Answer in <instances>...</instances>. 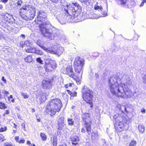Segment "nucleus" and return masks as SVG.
<instances>
[{
	"instance_id": "f257e3e1",
	"label": "nucleus",
	"mask_w": 146,
	"mask_h": 146,
	"mask_svg": "<svg viewBox=\"0 0 146 146\" xmlns=\"http://www.w3.org/2000/svg\"><path fill=\"white\" fill-rule=\"evenodd\" d=\"M122 79L124 80V83L119 85L116 78L113 76L110 77L109 80V87L111 92L113 94H117L119 97L127 98L131 96L130 90L126 88L125 90L123 86L129 85L131 80L129 76L126 75L123 76Z\"/></svg>"
},
{
	"instance_id": "f03ea898",
	"label": "nucleus",
	"mask_w": 146,
	"mask_h": 146,
	"mask_svg": "<svg viewBox=\"0 0 146 146\" xmlns=\"http://www.w3.org/2000/svg\"><path fill=\"white\" fill-rule=\"evenodd\" d=\"M65 16L68 19H73L77 17L80 14L82 8L78 3H72V4L67 5L64 8Z\"/></svg>"
},
{
	"instance_id": "7ed1b4c3",
	"label": "nucleus",
	"mask_w": 146,
	"mask_h": 146,
	"mask_svg": "<svg viewBox=\"0 0 146 146\" xmlns=\"http://www.w3.org/2000/svg\"><path fill=\"white\" fill-rule=\"evenodd\" d=\"M62 107L60 100L56 98L50 100L47 103L45 109V112L48 113L51 112L50 115L52 116L54 115L56 112H59Z\"/></svg>"
},
{
	"instance_id": "20e7f679",
	"label": "nucleus",
	"mask_w": 146,
	"mask_h": 146,
	"mask_svg": "<svg viewBox=\"0 0 146 146\" xmlns=\"http://www.w3.org/2000/svg\"><path fill=\"white\" fill-rule=\"evenodd\" d=\"M51 25L48 21H46L42 23L39 25L40 31L42 35L49 40L57 38L58 36V33L52 31L51 29H47L46 27L48 26Z\"/></svg>"
},
{
	"instance_id": "39448f33",
	"label": "nucleus",
	"mask_w": 146,
	"mask_h": 146,
	"mask_svg": "<svg viewBox=\"0 0 146 146\" xmlns=\"http://www.w3.org/2000/svg\"><path fill=\"white\" fill-rule=\"evenodd\" d=\"M36 11L32 6L25 5L20 9L19 13L21 17L25 20H31L34 17Z\"/></svg>"
},
{
	"instance_id": "423d86ee",
	"label": "nucleus",
	"mask_w": 146,
	"mask_h": 146,
	"mask_svg": "<svg viewBox=\"0 0 146 146\" xmlns=\"http://www.w3.org/2000/svg\"><path fill=\"white\" fill-rule=\"evenodd\" d=\"M115 119L116 122L118 124V129L126 130L128 129L129 125L130 123V120L125 117H123L120 116L117 117L115 115L113 117Z\"/></svg>"
},
{
	"instance_id": "0eeeda50",
	"label": "nucleus",
	"mask_w": 146,
	"mask_h": 146,
	"mask_svg": "<svg viewBox=\"0 0 146 146\" xmlns=\"http://www.w3.org/2000/svg\"><path fill=\"white\" fill-rule=\"evenodd\" d=\"M82 98L86 102H90L92 101L93 92L91 90L85 86L82 89Z\"/></svg>"
},
{
	"instance_id": "6e6552de",
	"label": "nucleus",
	"mask_w": 146,
	"mask_h": 146,
	"mask_svg": "<svg viewBox=\"0 0 146 146\" xmlns=\"http://www.w3.org/2000/svg\"><path fill=\"white\" fill-rule=\"evenodd\" d=\"M84 59L79 57H77L74 62V66L75 71L78 73H80L81 72L82 67L84 65Z\"/></svg>"
},
{
	"instance_id": "1a4fd4ad",
	"label": "nucleus",
	"mask_w": 146,
	"mask_h": 146,
	"mask_svg": "<svg viewBox=\"0 0 146 146\" xmlns=\"http://www.w3.org/2000/svg\"><path fill=\"white\" fill-rule=\"evenodd\" d=\"M82 118L85 122L86 129L88 134L91 133V119L90 116L89 114L87 113H85L82 115Z\"/></svg>"
},
{
	"instance_id": "9d476101",
	"label": "nucleus",
	"mask_w": 146,
	"mask_h": 146,
	"mask_svg": "<svg viewBox=\"0 0 146 146\" xmlns=\"http://www.w3.org/2000/svg\"><path fill=\"white\" fill-rule=\"evenodd\" d=\"M48 52L52 54H56L59 56L64 51V49L62 47L55 46L52 47L51 48H49Z\"/></svg>"
},
{
	"instance_id": "9b49d317",
	"label": "nucleus",
	"mask_w": 146,
	"mask_h": 146,
	"mask_svg": "<svg viewBox=\"0 0 146 146\" xmlns=\"http://www.w3.org/2000/svg\"><path fill=\"white\" fill-rule=\"evenodd\" d=\"M56 67V63L55 61L51 60L49 62L47 60L45 62L44 68L46 72H51Z\"/></svg>"
},
{
	"instance_id": "f8f14e48",
	"label": "nucleus",
	"mask_w": 146,
	"mask_h": 146,
	"mask_svg": "<svg viewBox=\"0 0 146 146\" xmlns=\"http://www.w3.org/2000/svg\"><path fill=\"white\" fill-rule=\"evenodd\" d=\"M38 14V17L35 21L37 24H39L38 22H42L45 21L47 15L46 13L42 11H39Z\"/></svg>"
},
{
	"instance_id": "ddd939ff",
	"label": "nucleus",
	"mask_w": 146,
	"mask_h": 146,
	"mask_svg": "<svg viewBox=\"0 0 146 146\" xmlns=\"http://www.w3.org/2000/svg\"><path fill=\"white\" fill-rule=\"evenodd\" d=\"M24 46H27L25 48L26 52L34 53L36 52V49L35 48L29 46L30 44L28 41H25L24 42Z\"/></svg>"
},
{
	"instance_id": "4468645a",
	"label": "nucleus",
	"mask_w": 146,
	"mask_h": 146,
	"mask_svg": "<svg viewBox=\"0 0 146 146\" xmlns=\"http://www.w3.org/2000/svg\"><path fill=\"white\" fill-rule=\"evenodd\" d=\"M42 86L44 89L49 88L52 86L51 80L46 79L42 82Z\"/></svg>"
},
{
	"instance_id": "2eb2a0df",
	"label": "nucleus",
	"mask_w": 146,
	"mask_h": 146,
	"mask_svg": "<svg viewBox=\"0 0 146 146\" xmlns=\"http://www.w3.org/2000/svg\"><path fill=\"white\" fill-rule=\"evenodd\" d=\"M65 73L68 75L71 78L73 77V76L74 75V74L72 68L71 66H68L67 67Z\"/></svg>"
},
{
	"instance_id": "dca6fc26",
	"label": "nucleus",
	"mask_w": 146,
	"mask_h": 146,
	"mask_svg": "<svg viewBox=\"0 0 146 146\" xmlns=\"http://www.w3.org/2000/svg\"><path fill=\"white\" fill-rule=\"evenodd\" d=\"M85 15L87 19H98L100 17V15H97L94 13H93L92 14L91 13L88 14H86Z\"/></svg>"
},
{
	"instance_id": "f3484780",
	"label": "nucleus",
	"mask_w": 146,
	"mask_h": 146,
	"mask_svg": "<svg viewBox=\"0 0 146 146\" xmlns=\"http://www.w3.org/2000/svg\"><path fill=\"white\" fill-rule=\"evenodd\" d=\"M57 136L54 135L53 138L52 137L51 139V142L53 146H56L57 143Z\"/></svg>"
},
{
	"instance_id": "a211bd4d",
	"label": "nucleus",
	"mask_w": 146,
	"mask_h": 146,
	"mask_svg": "<svg viewBox=\"0 0 146 146\" xmlns=\"http://www.w3.org/2000/svg\"><path fill=\"white\" fill-rule=\"evenodd\" d=\"M71 141H72V144L76 145L78 144L79 142V138L77 136L75 135L72 137L71 138Z\"/></svg>"
},
{
	"instance_id": "6ab92c4d",
	"label": "nucleus",
	"mask_w": 146,
	"mask_h": 146,
	"mask_svg": "<svg viewBox=\"0 0 146 146\" xmlns=\"http://www.w3.org/2000/svg\"><path fill=\"white\" fill-rule=\"evenodd\" d=\"M57 19L59 22L62 24H63L65 23V19L62 15L59 14L57 16Z\"/></svg>"
},
{
	"instance_id": "aec40b11",
	"label": "nucleus",
	"mask_w": 146,
	"mask_h": 146,
	"mask_svg": "<svg viewBox=\"0 0 146 146\" xmlns=\"http://www.w3.org/2000/svg\"><path fill=\"white\" fill-rule=\"evenodd\" d=\"M98 3L95 5L94 6V9L96 10H98L99 11H102L103 10V8L102 6H99L98 5Z\"/></svg>"
},
{
	"instance_id": "412c9836",
	"label": "nucleus",
	"mask_w": 146,
	"mask_h": 146,
	"mask_svg": "<svg viewBox=\"0 0 146 146\" xmlns=\"http://www.w3.org/2000/svg\"><path fill=\"white\" fill-rule=\"evenodd\" d=\"M25 60L27 62H31L33 61L32 56L31 55H29L27 56V57L25 58Z\"/></svg>"
},
{
	"instance_id": "4be33fe9",
	"label": "nucleus",
	"mask_w": 146,
	"mask_h": 146,
	"mask_svg": "<svg viewBox=\"0 0 146 146\" xmlns=\"http://www.w3.org/2000/svg\"><path fill=\"white\" fill-rule=\"evenodd\" d=\"M41 41L40 40H38L37 42V44L41 47L43 49L46 50L47 51H48V48H46L45 47L43 46L42 44L40 43Z\"/></svg>"
},
{
	"instance_id": "5701e85b",
	"label": "nucleus",
	"mask_w": 146,
	"mask_h": 146,
	"mask_svg": "<svg viewBox=\"0 0 146 146\" xmlns=\"http://www.w3.org/2000/svg\"><path fill=\"white\" fill-rule=\"evenodd\" d=\"M73 77L71 78H73L76 81V82L77 84H79L80 83L81 80L79 79V78L77 77V76L74 75Z\"/></svg>"
},
{
	"instance_id": "b1692460",
	"label": "nucleus",
	"mask_w": 146,
	"mask_h": 146,
	"mask_svg": "<svg viewBox=\"0 0 146 146\" xmlns=\"http://www.w3.org/2000/svg\"><path fill=\"white\" fill-rule=\"evenodd\" d=\"M144 127L143 125H139L138 129L139 132L143 133L144 131Z\"/></svg>"
},
{
	"instance_id": "393cba45",
	"label": "nucleus",
	"mask_w": 146,
	"mask_h": 146,
	"mask_svg": "<svg viewBox=\"0 0 146 146\" xmlns=\"http://www.w3.org/2000/svg\"><path fill=\"white\" fill-rule=\"evenodd\" d=\"M107 9L106 10L103 11H101L102 13V15H100V17H105L107 15Z\"/></svg>"
},
{
	"instance_id": "a878e982",
	"label": "nucleus",
	"mask_w": 146,
	"mask_h": 146,
	"mask_svg": "<svg viewBox=\"0 0 146 146\" xmlns=\"http://www.w3.org/2000/svg\"><path fill=\"white\" fill-rule=\"evenodd\" d=\"M135 5V3L133 1H131L130 2L128 3L127 5L128 7L129 8H131V7H134Z\"/></svg>"
},
{
	"instance_id": "bb28decb",
	"label": "nucleus",
	"mask_w": 146,
	"mask_h": 146,
	"mask_svg": "<svg viewBox=\"0 0 146 146\" xmlns=\"http://www.w3.org/2000/svg\"><path fill=\"white\" fill-rule=\"evenodd\" d=\"M118 4L124 5L126 4L127 0H117Z\"/></svg>"
},
{
	"instance_id": "cd10ccee",
	"label": "nucleus",
	"mask_w": 146,
	"mask_h": 146,
	"mask_svg": "<svg viewBox=\"0 0 146 146\" xmlns=\"http://www.w3.org/2000/svg\"><path fill=\"white\" fill-rule=\"evenodd\" d=\"M137 142L135 140H132L129 144V146H136Z\"/></svg>"
},
{
	"instance_id": "c85d7f7f",
	"label": "nucleus",
	"mask_w": 146,
	"mask_h": 146,
	"mask_svg": "<svg viewBox=\"0 0 146 146\" xmlns=\"http://www.w3.org/2000/svg\"><path fill=\"white\" fill-rule=\"evenodd\" d=\"M40 136L42 139L43 141H45L46 139V137L44 134L41 133L40 134Z\"/></svg>"
},
{
	"instance_id": "c756f323",
	"label": "nucleus",
	"mask_w": 146,
	"mask_h": 146,
	"mask_svg": "<svg viewBox=\"0 0 146 146\" xmlns=\"http://www.w3.org/2000/svg\"><path fill=\"white\" fill-rule=\"evenodd\" d=\"M21 95L24 98L26 99H27L29 97V96L27 94L24 93L23 92H21Z\"/></svg>"
},
{
	"instance_id": "7c9ffc66",
	"label": "nucleus",
	"mask_w": 146,
	"mask_h": 146,
	"mask_svg": "<svg viewBox=\"0 0 146 146\" xmlns=\"http://www.w3.org/2000/svg\"><path fill=\"white\" fill-rule=\"evenodd\" d=\"M58 128L60 130H62L65 125L64 123H58Z\"/></svg>"
},
{
	"instance_id": "2f4dec72",
	"label": "nucleus",
	"mask_w": 146,
	"mask_h": 146,
	"mask_svg": "<svg viewBox=\"0 0 146 146\" xmlns=\"http://www.w3.org/2000/svg\"><path fill=\"white\" fill-rule=\"evenodd\" d=\"M68 125H72L74 124V121L71 119L69 118L68 120Z\"/></svg>"
},
{
	"instance_id": "473e14b6",
	"label": "nucleus",
	"mask_w": 146,
	"mask_h": 146,
	"mask_svg": "<svg viewBox=\"0 0 146 146\" xmlns=\"http://www.w3.org/2000/svg\"><path fill=\"white\" fill-rule=\"evenodd\" d=\"M64 123V118L63 117H60L58 120V123Z\"/></svg>"
},
{
	"instance_id": "72a5a7b5",
	"label": "nucleus",
	"mask_w": 146,
	"mask_h": 146,
	"mask_svg": "<svg viewBox=\"0 0 146 146\" xmlns=\"http://www.w3.org/2000/svg\"><path fill=\"white\" fill-rule=\"evenodd\" d=\"M6 108V107L5 106V104L4 103L0 102V108L5 109Z\"/></svg>"
},
{
	"instance_id": "f704fd0d",
	"label": "nucleus",
	"mask_w": 146,
	"mask_h": 146,
	"mask_svg": "<svg viewBox=\"0 0 146 146\" xmlns=\"http://www.w3.org/2000/svg\"><path fill=\"white\" fill-rule=\"evenodd\" d=\"M37 62L41 64H42L43 61L40 58H38L36 59Z\"/></svg>"
},
{
	"instance_id": "c9c22d12",
	"label": "nucleus",
	"mask_w": 146,
	"mask_h": 146,
	"mask_svg": "<svg viewBox=\"0 0 146 146\" xmlns=\"http://www.w3.org/2000/svg\"><path fill=\"white\" fill-rule=\"evenodd\" d=\"M142 81L144 84H146V74L142 78Z\"/></svg>"
},
{
	"instance_id": "e433bc0d",
	"label": "nucleus",
	"mask_w": 146,
	"mask_h": 146,
	"mask_svg": "<svg viewBox=\"0 0 146 146\" xmlns=\"http://www.w3.org/2000/svg\"><path fill=\"white\" fill-rule=\"evenodd\" d=\"M9 113V112L8 110H6L5 111V112L3 114V116L4 117L6 115H8Z\"/></svg>"
},
{
	"instance_id": "4c0bfd02",
	"label": "nucleus",
	"mask_w": 146,
	"mask_h": 146,
	"mask_svg": "<svg viewBox=\"0 0 146 146\" xmlns=\"http://www.w3.org/2000/svg\"><path fill=\"white\" fill-rule=\"evenodd\" d=\"M25 142V139H22L19 140L18 143H24Z\"/></svg>"
},
{
	"instance_id": "58836bf2",
	"label": "nucleus",
	"mask_w": 146,
	"mask_h": 146,
	"mask_svg": "<svg viewBox=\"0 0 146 146\" xmlns=\"http://www.w3.org/2000/svg\"><path fill=\"white\" fill-rule=\"evenodd\" d=\"M25 124L24 123H23L21 124V126L22 127V128L23 129L25 130Z\"/></svg>"
},
{
	"instance_id": "ea45409f",
	"label": "nucleus",
	"mask_w": 146,
	"mask_h": 146,
	"mask_svg": "<svg viewBox=\"0 0 146 146\" xmlns=\"http://www.w3.org/2000/svg\"><path fill=\"white\" fill-rule=\"evenodd\" d=\"M22 1L21 0H19L17 2V4L18 5H20L22 4Z\"/></svg>"
},
{
	"instance_id": "a19ab883",
	"label": "nucleus",
	"mask_w": 146,
	"mask_h": 146,
	"mask_svg": "<svg viewBox=\"0 0 146 146\" xmlns=\"http://www.w3.org/2000/svg\"><path fill=\"white\" fill-rule=\"evenodd\" d=\"M77 95V93L76 92H72L71 96H76Z\"/></svg>"
},
{
	"instance_id": "79ce46f5",
	"label": "nucleus",
	"mask_w": 146,
	"mask_h": 146,
	"mask_svg": "<svg viewBox=\"0 0 146 146\" xmlns=\"http://www.w3.org/2000/svg\"><path fill=\"white\" fill-rule=\"evenodd\" d=\"M27 143L29 146H32V144L31 143V142L29 141H28L27 142Z\"/></svg>"
},
{
	"instance_id": "37998d69",
	"label": "nucleus",
	"mask_w": 146,
	"mask_h": 146,
	"mask_svg": "<svg viewBox=\"0 0 146 146\" xmlns=\"http://www.w3.org/2000/svg\"><path fill=\"white\" fill-rule=\"evenodd\" d=\"M87 103H89L90 104V106L91 108H92L93 106V103L92 102V101H91V102H86Z\"/></svg>"
},
{
	"instance_id": "c03bdc74",
	"label": "nucleus",
	"mask_w": 146,
	"mask_h": 146,
	"mask_svg": "<svg viewBox=\"0 0 146 146\" xmlns=\"http://www.w3.org/2000/svg\"><path fill=\"white\" fill-rule=\"evenodd\" d=\"M19 137L18 136H16L15 137V140L17 142H18V141H19Z\"/></svg>"
},
{
	"instance_id": "a18cd8bd",
	"label": "nucleus",
	"mask_w": 146,
	"mask_h": 146,
	"mask_svg": "<svg viewBox=\"0 0 146 146\" xmlns=\"http://www.w3.org/2000/svg\"><path fill=\"white\" fill-rule=\"evenodd\" d=\"M141 111L142 113H145V110L144 108H142L141 109Z\"/></svg>"
},
{
	"instance_id": "49530a36",
	"label": "nucleus",
	"mask_w": 146,
	"mask_h": 146,
	"mask_svg": "<svg viewBox=\"0 0 146 146\" xmlns=\"http://www.w3.org/2000/svg\"><path fill=\"white\" fill-rule=\"evenodd\" d=\"M2 80L5 83H6V80L5 79L4 77L3 76L2 78Z\"/></svg>"
},
{
	"instance_id": "de8ad7c7",
	"label": "nucleus",
	"mask_w": 146,
	"mask_h": 146,
	"mask_svg": "<svg viewBox=\"0 0 146 146\" xmlns=\"http://www.w3.org/2000/svg\"><path fill=\"white\" fill-rule=\"evenodd\" d=\"M2 92L4 93H5L6 94H9V92H7V91H6L4 90V91H2Z\"/></svg>"
},
{
	"instance_id": "09e8293b",
	"label": "nucleus",
	"mask_w": 146,
	"mask_h": 146,
	"mask_svg": "<svg viewBox=\"0 0 146 146\" xmlns=\"http://www.w3.org/2000/svg\"><path fill=\"white\" fill-rule=\"evenodd\" d=\"M144 3H146L144 1V0H143V1L142 3H141V4L140 5V6L141 7L143 6L144 5Z\"/></svg>"
},
{
	"instance_id": "8fccbe9b",
	"label": "nucleus",
	"mask_w": 146,
	"mask_h": 146,
	"mask_svg": "<svg viewBox=\"0 0 146 146\" xmlns=\"http://www.w3.org/2000/svg\"><path fill=\"white\" fill-rule=\"evenodd\" d=\"M66 91L70 95H71L72 94V92H71L69 90H67Z\"/></svg>"
},
{
	"instance_id": "3c124183",
	"label": "nucleus",
	"mask_w": 146,
	"mask_h": 146,
	"mask_svg": "<svg viewBox=\"0 0 146 146\" xmlns=\"http://www.w3.org/2000/svg\"><path fill=\"white\" fill-rule=\"evenodd\" d=\"M1 1L4 3H7L8 0H1Z\"/></svg>"
},
{
	"instance_id": "603ef678",
	"label": "nucleus",
	"mask_w": 146,
	"mask_h": 146,
	"mask_svg": "<svg viewBox=\"0 0 146 146\" xmlns=\"http://www.w3.org/2000/svg\"><path fill=\"white\" fill-rule=\"evenodd\" d=\"M6 129H4L3 128H2L0 129V131H6Z\"/></svg>"
},
{
	"instance_id": "864d4df0",
	"label": "nucleus",
	"mask_w": 146,
	"mask_h": 146,
	"mask_svg": "<svg viewBox=\"0 0 146 146\" xmlns=\"http://www.w3.org/2000/svg\"><path fill=\"white\" fill-rule=\"evenodd\" d=\"M81 132L82 133H85V130L84 128H82L81 129Z\"/></svg>"
},
{
	"instance_id": "5fc2aeb1",
	"label": "nucleus",
	"mask_w": 146,
	"mask_h": 146,
	"mask_svg": "<svg viewBox=\"0 0 146 146\" xmlns=\"http://www.w3.org/2000/svg\"><path fill=\"white\" fill-rule=\"evenodd\" d=\"M98 135L97 133H96L95 134L94 138L96 139V138H97L98 137Z\"/></svg>"
},
{
	"instance_id": "6e6d98bb",
	"label": "nucleus",
	"mask_w": 146,
	"mask_h": 146,
	"mask_svg": "<svg viewBox=\"0 0 146 146\" xmlns=\"http://www.w3.org/2000/svg\"><path fill=\"white\" fill-rule=\"evenodd\" d=\"M5 146H14L10 144H8L7 145H6Z\"/></svg>"
},
{
	"instance_id": "4d7b16f0",
	"label": "nucleus",
	"mask_w": 146,
	"mask_h": 146,
	"mask_svg": "<svg viewBox=\"0 0 146 146\" xmlns=\"http://www.w3.org/2000/svg\"><path fill=\"white\" fill-rule=\"evenodd\" d=\"M51 1L54 3H56L58 1V0H50Z\"/></svg>"
},
{
	"instance_id": "13d9d810",
	"label": "nucleus",
	"mask_w": 146,
	"mask_h": 146,
	"mask_svg": "<svg viewBox=\"0 0 146 146\" xmlns=\"http://www.w3.org/2000/svg\"><path fill=\"white\" fill-rule=\"evenodd\" d=\"M9 100H10L11 99H13V96L12 95H11L10 96V97L8 98Z\"/></svg>"
},
{
	"instance_id": "bf43d9fd",
	"label": "nucleus",
	"mask_w": 146,
	"mask_h": 146,
	"mask_svg": "<svg viewBox=\"0 0 146 146\" xmlns=\"http://www.w3.org/2000/svg\"><path fill=\"white\" fill-rule=\"evenodd\" d=\"M21 37H23L24 38H25V36L24 35H21Z\"/></svg>"
},
{
	"instance_id": "052dcab7",
	"label": "nucleus",
	"mask_w": 146,
	"mask_h": 146,
	"mask_svg": "<svg viewBox=\"0 0 146 146\" xmlns=\"http://www.w3.org/2000/svg\"><path fill=\"white\" fill-rule=\"evenodd\" d=\"M3 8V6L2 5H0V9H2Z\"/></svg>"
},
{
	"instance_id": "680f3d73",
	"label": "nucleus",
	"mask_w": 146,
	"mask_h": 146,
	"mask_svg": "<svg viewBox=\"0 0 146 146\" xmlns=\"http://www.w3.org/2000/svg\"><path fill=\"white\" fill-rule=\"evenodd\" d=\"M32 111L33 112H34L35 111V109H32Z\"/></svg>"
},
{
	"instance_id": "e2e57ef3",
	"label": "nucleus",
	"mask_w": 146,
	"mask_h": 146,
	"mask_svg": "<svg viewBox=\"0 0 146 146\" xmlns=\"http://www.w3.org/2000/svg\"><path fill=\"white\" fill-rule=\"evenodd\" d=\"M11 101L12 102H14L15 101V100L13 99H12L11 100Z\"/></svg>"
},
{
	"instance_id": "0e129e2a",
	"label": "nucleus",
	"mask_w": 146,
	"mask_h": 146,
	"mask_svg": "<svg viewBox=\"0 0 146 146\" xmlns=\"http://www.w3.org/2000/svg\"><path fill=\"white\" fill-rule=\"evenodd\" d=\"M72 84L71 83H70L69 84V87H71L72 86Z\"/></svg>"
},
{
	"instance_id": "69168bd1",
	"label": "nucleus",
	"mask_w": 146,
	"mask_h": 146,
	"mask_svg": "<svg viewBox=\"0 0 146 146\" xmlns=\"http://www.w3.org/2000/svg\"><path fill=\"white\" fill-rule=\"evenodd\" d=\"M37 120L38 122H40V119H37Z\"/></svg>"
},
{
	"instance_id": "338daca9",
	"label": "nucleus",
	"mask_w": 146,
	"mask_h": 146,
	"mask_svg": "<svg viewBox=\"0 0 146 146\" xmlns=\"http://www.w3.org/2000/svg\"><path fill=\"white\" fill-rule=\"evenodd\" d=\"M65 87H66V88H68V84H66V85H65Z\"/></svg>"
},
{
	"instance_id": "774afa93",
	"label": "nucleus",
	"mask_w": 146,
	"mask_h": 146,
	"mask_svg": "<svg viewBox=\"0 0 146 146\" xmlns=\"http://www.w3.org/2000/svg\"><path fill=\"white\" fill-rule=\"evenodd\" d=\"M32 145H33V146H36L34 144H32Z\"/></svg>"
}]
</instances>
